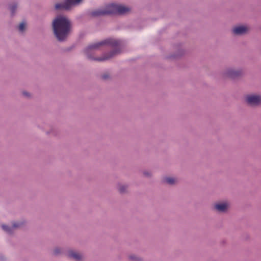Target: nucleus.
<instances>
[{"instance_id": "nucleus-1", "label": "nucleus", "mask_w": 261, "mask_h": 261, "mask_svg": "<svg viewBox=\"0 0 261 261\" xmlns=\"http://www.w3.org/2000/svg\"><path fill=\"white\" fill-rule=\"evenodd\" d=\"M55 36L60 41L64 40L70 31V21L64 16L57 17L53 23Z\"/></svg>"}, {"instance_id": "nucleus-2", "label": "nucleus", "mask_w": 261, "mask_h": 261, "mask_svg": "<svg viewBox=\"0 0 261 261\" xmlns=\"http://www.w3.org/2000/svg\"><path fill=\"white\" fill-rule=\"evenodd\" d=\"M130 11L129 8L120 5L111 4L107 5L103 10L98 9L91 12L94 17L103 16L110 14H124Z\"/></svg>"}, {"instance_id": "nucleus-3", "label": "nucleus", "mask_w": 261, "mask_h": 261, "mask_svg": "<svg viewBox=\"0 0 261 261\" xmlns=\"http://www.w3.org/2000/svg\"><path fill=\"white\" fill-rule=\"evenodd\" d=\"M120 44V42L118 40H116L113 39H108L106 40H105L103 41H101L100 42H99L98 43H94L90 45L85 50V53L88 54V53L93 49H97L100 46L103 45H110L113 46H118Z\"/></svg>"}, {"instance_id": "nucleus-4", "label": "nucleus", "mask_w": 261, "mask_h": 261, "mask_svg": "<svg viewBox=\"0 0 261 261\" xmlns=\"http://www.w3.org/2000/svg\"><path fill=\"white\" fill-rule=\"evenodd\" d=\"M82 0H66L63 3L57 4L55 8L57 10H69L72 6L79 4Z\"/></svg>"}, {"instance_id": "nucleus-5", "label": "nucleus", "mask_w": 261, "mask_h": 261, "mask_svg": "<svg viewBox=\"0 0 261 261\" xmlns=\"http://www.w3.org/2000/svg\"><path fill=\"white\" fill-rule=\"evenodd\" d=\"M247 103L251 106H258L261 103V96L257 95H248L246 97Z\"/></svg>"}, {"instance_id": "nucleus-6", "label": "nucleus", "mask_w": 261, "mask_h": 261, "mask_svg": "<svg viewBox=\"0 0 261 261\" xmlns=\"http://www.w3.org/2000/svg\"><path fill=\"white\" fill-rule=\"evenodd\" d=\"M248 31V28L244 25L236 27L233 29V33L236 35H242Z\"/></svg>"}, {"instance_id": "nucleus-7", "label": "nucleus", "mask_w": 261, "mask_h": 261, "mask_svg": "<svg viewBox=\"0 0 261 261\" xmlns=\"http://www.w3.org/2000/svg\"><path fill=\"white\" fill-rule=\"evenodd\" d=\"M20 226V224L19 223L15 222L13 224L12 228H10L5 225H2V227L4 230L9 233H11L12 230L14 228H18Z\"/></svg>"}, {"instance_id": "nucleus-8", "label": "nucleus", "mask_w": 261, "mask_h": 261, "mask_svg": "<svg viewBox=\"0 0 261 261\" xmlns=\"http://www.w3.org/2000/svg\"><path fill=\"white\" fill-rule=\"evenodd\" d=\"M228 207V204L226 203H220L215 205V208L218 211L223 212H225Z\"/></svg>"}, {"instance_id": "nucleus-9", "label": "nucleus", "mask_w": 261, "mask_h": 261, "mask_svg": "<svg viewBox=\"0 0 261 261\" xmlns=\"http://www.w3.org/2000/svg\"><path fill=\"white\" fill-rule=\"evenodd\" d=\"M68 255L69 257L73 258L77 261L80 260L82 258V256L80 253L73 251H69Z\"/></svg>"}, {"instance_id": "nucleus-10", "label": "nucleus", "mask_w": 261, "mask_h": 261, "mask_svg": "<svg viewBox=\"0 0 261 261\" xmlns=\"http://www.w3.org/2000/svg\"><path fill=\"white\" fill-rule=\"evenodd\" d=\"M115 54V53L114 52H112V53H111L110 55L109 56H105L103 58H96V59H95V60L97 61H105V60L110 59V58L113 57Z\"/></svg>"}, {"instance_id": "nucleus-11", "label": "nucleus", "mask_w": 261, "mask_h": 261, "mask_svg": "<svg viewBox=\"0 0 261 261\" xmlns=\"http://www.w3.org/2000/svg\"><path fill=\"white\" fill-rule=\"evenodd\" d=\"M227 74L231 77H234L239 75V72L233 70H230L228 71Z\"/></svg>"}, {"instance_id": "nucleus-12", "label": "nucleus", "mask_w": 261, "mask_h": 261, "mask_svg": "<svg viewBox=\"0 0 261 261\" xmlns=\"http://www.w3.org/2000/svg\"><path fill=\"white\" fill-rule=\"evenodd\" d=\"M164 181L168 184L172 185L175 183V179L172 177H166L164 179Z\"/></svg>"}, {"instance_id": "nucleus-13", "label": "nucleus", "mask_w": 261, "mask_h": 261, "mask_svg": "<svg viewBox=\"0 0 261 261\" xmlns=\"http://www.w3.org/2000/svg\"><path fill=\"white\" fill-rule=\"evenodd\" d=\"M25 23L24 22H22L18 27V29L19 31L23 32L25 29Z\"/></svg>"}, {"instance_id": "nucleus-14", "label": "nucleus", "mask_w": 261, "mask_h": 261, "mask_svg": "<svg viewBox=\"0 0 261 261\" xmlns=\"http://www.w3.org/2000/svg\"><path fill=\"white\" fill-rule=\"evenodd\" d=\"M126 188V186L125 185H120L119 188V191L120 193H124L125 191Z\"/></svg>"}, {"instance_id": "nucleus-15", "label": "nucleus", "mask_w": 261, "mask_h": 261, "mask_svg": "<svg viewBox=\"0 0 261 261\" xmlns=\"http://www.w3.org/2000/svg\"><path fill=\"white\" fill-rule=\"evenodd\" d=\"M16 9V5H13L10 7V10L12 14L14 13V11Z\"/></svg>"}, {"instance_id": "nucleus-16", "label": "nucleus", "mask_w": 261, "mask_h": 261, "mask_svg": "<svg viewBox=\"0 0 261 261\" xmlns=\"http://www.w3.org/2000/svg\"><path fill=\"white\" fill-rule=\"evenodd\" d=\"M130 258L131 259H132L133 260H134V261H136V257L135 256H130Z\"/></svg>"}, {"instance_id": "nucleus-17", "label": "nucleus", "mask_w": 261, "mask_h": 261, "mask_svg": "<svg viewBox=\"0 0 261 261\" xmlns=\"http://www.w3.org/2000/svg\"><path fill=\"white\" fill-rule=\"evenodd\" d=\"M23 94L24 95V96H29V93H28L27 92H23Z\"/></svg>"}, {"instance_id": "nucleus-18", "label": "nucleus", "mask_w": 261, "mask_h": 261, "mask_svg": "<svg viewBox=\"0 0 261 261\" xmlns=\"http://www.w3.org/2000/svg\"><path fill=\"white\" fill-rule=\"evenodd\" d=\"M102 77H103V79H106L108 77V76L106 75H103Z\"/></svg>"}, {"instance_id": "nucleus-19", "label": "nucleus", "mask_w": 261, "mask_h": 261, "mask_svg": "<svg viewBox=\"0 0 261 261\" xmlns=\"http://www.w3.org/2000/svg\"><path fill=\"white\" fill-rule=\"evenodd\" d=\"M55 253H56V254H58V253H59L58 249H56V250H55Z\"/></svg>"}]
</instances>
